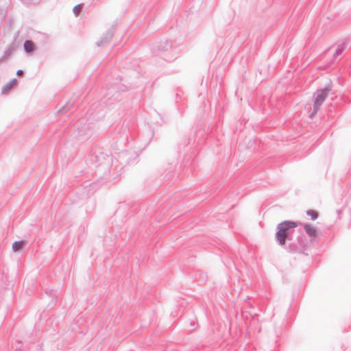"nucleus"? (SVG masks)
Wrapping results in <instances>:
<instances>
[{
	"label": "nucleus",
	"mask_w": 351,
	"mask_h": 351,
	"mask_svg": "<svg viewBox=\"0 0 351 351\" xmlns=\"http://www.w3.org/2000/svg\"><path fill=\"white\" fill-rule=\"evenodd\" d=\"M53 291L52 290H49V291H46V293L47 294H51L52 293Z\"/></svg>",
	"instance_id": "nucleus-19"
},
{
	"label": "nucleus",
	"mask_w": 351,
	"mask_h": 351,
	"mask_svg": "<svg viewBox=\"0 0 351 351\" xmlns=\"http://www.w3.org/2000/svg\"><path fill=\"white\" fill-rule=\"evenodd\" d=\"M13 347L16 350H21V341L18 340L14 345Z\"/></svg>",
	"instance_id": "nucleus-17"
},
{
	"label": "nucleus",
	"mask_w": 351,
	"mask_h": 351,
	"mask_svg": "<svg viewBox=\"0 0 351 351\" xmlns=\"http://www.w3.org/2000/svg\"><path fill=\"white\" fill-rule=\"evenodd\" d=\"M112 158L108 154L99 151H93L88 155L87 162L94 167H102L104 171L109 170L112 164Z\"/></svg>",
	"instance_id": "nucleus-2"
},
{
	"label": "nucleus",
	"mask_w": 351,
	"mask_h": 351,
	"mask_svg": "<svg viewBox=\"0 0 351 351\" xmlns=\"http://www.w3.org/2000/svg\"><path fill=\"white\" fill-rule=\"evenodd\" d=\"M25 241L23 240L15 241L12 244V250L14 252H19L25 245Z\"/></svg>",
	"instance_id": "nucleus-11"
},
{
	"label": "nucleus",
	"mask_w": 351,
	"mask_h": 351,
	"mask_svg": "<svg viewBox=\"0 0 351 351\" xmlns=\"http://www.w3.org/2000/svg\"><path fill=\"white\" fill-rule=\"evenodd\" d=\"M114 33V27H112L104 34L99 41L97 42V45L98 47H101L107 44L112 38Z\"/></svg>",
	"instance_id": "nucleus-4"
},
{
	"label": "nucleus",
	"mask_w": 351,
	"mask_h": 351,
	"mask_svg": "<svg viewBox=\"0 0 351 351\" xmlns=\"http://www.w3.org/2000/svg\"><path fill=\"white\" fill-rule=\"evenodd\" d=\"M297 242H298L297 244H298V247L302 248V254H304V250L308 245V241H307L305 236L304 235L299 236L298 237Z\"/></svg>",
	"instance_id": "nucleus-9"
},
{
	"label": "nucleus",
	"mask_w": 351,
	"mask_h": 351,
	"mask_svg": "<svg viewBox=\"0 0 351 351\" xmlns=\"http://www.w3.org/2000/svg\"><path fill=\"white\" fill-rule=\"evenodd\" d=\"M114 33V27H112L104 34L99 41L97 42V45L98 47H101L107 44L112 38Z\"/></svg>",
	"instance_id": "nucleus-5"
},
{
	"label": "nucleus",
	"mask_w": 351,
	"mask_h": 351,
	"mask_svg": "<svg viewBox=\"0 0 351 351\" xmlns=\"http://www.w3.org/2000/svg\"><path fill=\"white\" fill-rule=\"evenodd\" d=\"M287 252L292 254H302V248L299 247L298 244L295 243H290L285 247Z\"/></svg>",
	"instance_id": "nucleus-8"
},
{
	"label": "nucleus",
	"mask_w": 351,
	"mask_h": 351,
	"mask_svg": "<svg viewBox=\"0 0 351 351\" xmlns=\"http://www.w3.org/2000/svg\"><path fill=\"white\" fill-rule=\"evenodd\" d=\"M71 106V104L69 102L66 104V105L64 106H63L62 108H61L59 110L60 113V114L65 113L70 108Z\"/></svg>",
	"instance_id": "nucleus-16"
},
{
	"label": "nucleus",
	"mask_w": 351,
	"mask_h": 351,
	"mask_svg": "<svg viewBox=\"0 0 351 351\" xmlns=\"http://www.w3.org/2000/svg\"><path fill=\"white\" fill-rule=\"evenodd\" d=\"M23 48L27 53H32L36 49V46L32 40H27L23 44Z\"/></svg>",
	"instance_id": "nucleus-7"
},
{
	"label": "nucleus",
	"mask_w": 351,
	"mask_h": 351,
	"mask_svg": "<svg viewBox=\"0 0 351 351\" xmlns=\"http://www.w3.org/2000/svg\"><path fill=\"white\" fill-rule=\"evenodd\" d=\"M8 54H9V51H8V50H7V51H5V55L7 56V55H8Z\"/></svg>",
	"instance_id": "nucleus-20"
},
{
	"label": "nucleus",
	"mask_w": 351,
	"mask_h": 351,
	"mask_svg": "<svg viewBox=\"0 0 351 351\" xmlns=\"http://www.w3.org/2000/svg\"><path fill=\"white\" fill-rule=\"evenodd\" d=\"M300 223L293 221H284L277 226L276 239L280 246H285L286 241L291 240V230L298 226Z\"/></svg>",
	"instance_id": "nucleus-1"
},
{
	"label": "nucleus",
	"mask_w": 351,
	"mask_h": 351,
	"mask_svg": "<svg viewBox=\"0 0 351 351\" xmlns=\"http://www.w3.org/2000/svg\"><path fill=\"white\" fill-rule=\"evenodd\" d=\"M17 80L16 78L12 79L9 83L3 86L1 89L2 93H6L8 90H9L16 82Z\"/></svg>",
	"instance_id": "nucleus-12"
},
{
	"label": "nucleus",
	"mask_w": 351,
	"mask_h": 351,
	"mask_svg": "<svg viewBox=\"0 0 351 351\" xmlns=\"http://www.w3.org/2000/svg\"><path fill=\"white\" fill-rule=\"evenodd\" d=\"M23 73V70H18V71H17V73H16V74H17L18 75H22Z\"/></svg>",
	"instance_id": "nucleus-18"
},
{
	"label": "nucleus",
	"mask_w": 351,
	"mask_h": 351,
	"mask_svg": "<svg viewBox=\"0 0 351 351\" xmlns=\"http://www.w3.org/2000/svg\"><path fill=\"white\" fill-rule=\"evenodd\" d=\"M80 124V123H79L77 125V128H79V125Z\"/></svg>",
	"instance_id": "nucleus-21"
},
{
	"label": "nucleus",
	"mask_w": 351,
	"mask_h": 351,
	"mask_svg": "<svg viewBox=\"0 0 351 351\" xmlns=\"http://www.w3.org/2000/svg\"><path fill=\"white\" fill-rule=\"evenodd\" d=\"M332 90L331 82L328 84L325 88L318 89L313 95V110L310 114V117L312 118L318 111L320 106L328 95L329 93Z\"/></svg>",
	"instance_id": "nucleus-3"
},
{
	"label": "nucleus",
	"mask_w": 351,
	"mask_h": 351,
	"mask_svg": "<svg viewBox=\"0 0 351 351\" xmlns=\"http://www.w3.org/2000/svg\"><path fill=\"white\" fill-rule=\"evenodd\" d=\"M156 47L158 51H167L171 49L172 42L169 40H162L157 44Z\"/></svg>",
	"instance_id": "nucleus-6"
},
{
	"label": "nucleus",
	"mask_w": 351,
	"mask_h": 351,
	"mask_svg": "<svg viewBox=\"0 0 351 351\" xmlns=\"http://www.w3.org/2000/svg\"><path fill=\"white\" fill-rule=\"evenodd\" d=\"M82 4L80 3V4H77L75 6H74V8L73 9V12L75 16H78L80 12L82 11Z\"/></svg>",
	"instance_id": "nucleus-15"
},
{
	"label": "nucleus",
	"mask_w": 351,
	"mask_h": 351,
	"mask_svg": "<svg viewBox=\"0 0 351 351\" xmlns=\"http://www.w3.org/2000/svg\"><path fill=\"white\" fill-rule=\"evenodd\" d=\"M306 215L311 217L313 220H315L318 217V213L314 210H308L306 211Z\"/></svg>",
	"instance_id": "nucleus-14"
},
{
	"label": "nucleus",
	"mask_w": 351,
	"mask_h": 351,
	"mask_svg": "<svg viewBox=\"0 0 351 351\" xmlns=\"http://www.w3.org/2000/svg\"><path fill=\"white\" fill-rule=\"evenodd\" d=\"M346 47L347 45L346 43H341V45H339L335 52L334 58H336L338 56L341 54L346 49Z\"/></svg>",
	"instance_id": "nucleus-13"
},
{
	"label": "nucleus",
	"mask_w": 351,
	"mask_h": 351,
	"mask_svg": "<svg viewBox=\"0 0 351 351\" xmlns=\"http://www.w3.org/2000/svg\"><path fill=\"white\" fill-rule=\"evenodd\" d=\"M304 228L306 233L310 237H315L317 235V230L311 224L305 223Z\"/></svg>",
	"instance_id": "nucleus-10"
}]
</instances>
